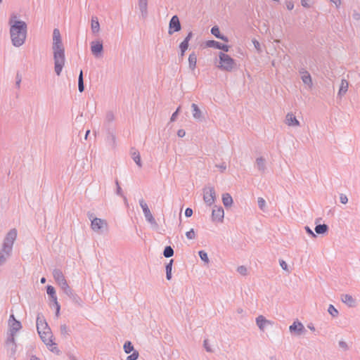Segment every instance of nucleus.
Segmentation results:
<instances>
[{
  "label": "nucleus",
  "instance_id": "1",
  "mask_svg": "<svg viewBox=\"0 0 360 360\" xmlns=\"http://www.w3.org/2000/svg\"><path fill=\"white\" fill-rule=\"evenodd\" d=\"M52 50L54 60V71L58 76H60L65 65V55L60 32L58 28H55L53 31Z\"/></svg>",
  "mask_w": 360,
  "mask_h": 360
},
{
  "label": "nucleus",
  "instance_id": "2",
  "mask_svg": "<svg viewBox=\"0 0 360 360\" xmlns=\"http://www.w3.org/2000/svg\"><path fill=\"white\" fill-rule=\"evenodd\" d=\"M10 25V36L12 44L15 47H20L24 44L27 26L25 22L17 20V15L12 14L8 20Z\"/></svg>",
  "mask_w": 360,
  "mask_h": 360
},
{
  "label": "nucleus",
  "instance_id": "3",
  "mask_svg": "<svg viewBox=\"0 0 360 360\" xmlns=\"http://www.w3.org/2000/svg\"><path fill=\"white\" fill-rule=\"evenodd\" d=\"M17 238V231L15 229H11L6 234L2 248L1 250L6 253L7 255H11L13 245Z\"/></svg>",
  "mask_w": 360,
  "mask_h": 360
},
{
  "label": "nucleus",
  "instance_id": "4",
  "mask_svg": "<svg viewBox=\"0 0 360 360\" xmlns=\"http://www.w3.org/2000/svg\"><path fill=\"white\" fill-rule=\"evenodd\" d=\"M219 58L220 65L218 67L219 69L227 72H231L234 69L236 64L235 60L230 56L226 53L219 52Z\"/></svg>",
  "mask_w": 360,
  "mask_h": 360
},
{
  "label": "nucleus",
  "instance_id": "5",
  "mask_svg": "<svg viewBox=\"0 0 360 360\" xmlns=\"http://www.w3.org/2000/svg\"><path fill=\"white\" fill-rule=\"evenodd\" d=\"M91 228L94 232L98 234H103L104 232L108 231V224L105 219L96 218L92 220Z\"/></svg>",
  "mask_w": 360,
  "mask_h": 360
},
{
  "label": "nucleus",
  "instance_id": "6",
  "mask_svg": "<svg viewBox=\"0 0 360 360\" xmlns=\"http://www.w3.org/2000/svg\"><path fill=\"white\" fill-rule=\"evenodd\" d=\"M139 204H140L141 207L143 210V212L144 214L146 221L148 223H150L153 227L157 229L158 227V224L156 222L153 214H151L150 210L148 208L147 203L144 201L143 199H141V200H139Z\"/></svg>",
  "mask_w": 360,
  "mask_h": 360
},
{
  "label": "nucleus",
  "instance_id": "7",
  "mask_svg": "<svg viewBox=\"0 0 360 360\" xmlns=\"http://www.w3.org/2000/svg\"><path fill=\"white\" fill-rule=\"evenodd\" d=\"M216 200V193L213 186L205 187L203 188V200L208 205H213Z\"/></svg>",
  "mask_w": 360,
  "mask_h": 360
},
{
  "label": "nucleus",
  "instance_id": "8",
  "mask_svg": "<svg viewBox=\"0 0 360 360\" xmlns=\"http://www.w3.org/2000/svg\"><path fill=\"white\" fill-rule=\"evenodd\" d=\"M9 333L8 336L14 337L15 333L22 328L21 323L16 320L15 316L11 314L8 319Z\"/></svg>",
  "mask_w": 360,
  "mask_h": 360
},
{
  "label": "nucleus",
  "instance_id": "9",
  "mask_svg": "<svg viewBox=\"0 0 360 360\" xmlns=\"http://www.w3.org/2000/svg\"><path fill=\"white\" fill-rule=\"evenodd\" d=\"M53 276L62 290L69 285L61 270L58 269H53Z\"/></svg>",
  "mask_w": 360,
  "mask_h": 360
},
{
  "label": "nucleus",
  "instance_id": "10",
  "mask_svg": "<svg viewBox=\"0 0 360 360\" xmlns=\"http://www.w3.org/2000/svg\"><path fill=\"white\" fill-rule=\"evenodd\" d=\"M5 347L11 358H15V355L17 350V345L15 342V338L8 336L7 340L6 341Z\"/></svg>",
  "mask_w": 360,
  "mask_h": 360
},
{
  "label": "nucleus",
  "instance_id": "11",
  "mask_svg": "<svg viewBox=\"0 0 360 360\" xmlns=\"http://www.w3.org/2000/svg\"><path fill=\"white\" fill-rule=\"evenodd\" d=\"M37 329L39 334L42 332L51 331L42 314H38L37 317Z\"/></svg>",
  "mask_w": 360,
  "mask_h": 360
},
{
  "label": "nucleus",
  "instance_id": "12",
  "mask_svg": "<svg viewBox=\"0 0 360 360\" xmlns=\"http://www.w3.org/2000/svg\"><path fill=\"white\" fill-rule=\"evenodd\" d=\"M63 290L64 293L69 297L73 303L79 307L82 306V300L77 294L73 291V290L69 285L64 288Z\"/></svg>",
  "mask_w": 360,
  "mask_h": 360
},
{
  "label": "nucleus",
  "instance_id": "13",
  "mask_svg": "<svg viewBox=\"0 0 360 360\" xmlns=\"http://www.w3.org/2000/svg\"><path fill=\"white\" fill-rule=\"evenodd\" d=\"M123 348L126 354H129L133 352L131 354L127 357L126 360H137L139 356V352L134 350V346L130 341H127L124 343Z\"/></svg>",
  "mask_w": 360,
  "mask_h": 360
},
{
  "label": "nucleus",
  "instance_id": "14",
  "mask_svg": "<svg viewBox=\"0 0 360 360\" xmlns=\"http://www.w3.org/2000/svg\"><path fill=\"white\" fill-rule=\"evenodd\" d=\"M181 29V25L177 15H174L169 20V34H172L174 32L180 31Z\"/></svg>",
  "mask_w": 360,
  "mask_h": 360
},
{
  "label": "nucleus",
  "instance_id": "15",
  "mask_svg": "<svg viewBox=\"0 0 360 360\" xmlns=\"http://www.w3.org/2000/svg\"><path fill=\"white\" fill-rule=\"evenodd\" d=\"M46 292L51 297L52 301L54 303L56 309V315L58 316L59 315L60 306L57 300L55 288L52 285H47Z\"/></svg>",
  "mask_w": 360,
  "mask_h": 360
},
{
  "label": "nucleus",
  "instance_id": "16",
  "mask_svg": "<svg viewBox=\"0 0 360 360\" xmlns=\"http://www.w3.org/2000/svg\"><path fill=\"white\" fill-rule=\"evenodd\" d=\"M289 330L290 333H295L297 335H300L306 332L303 324L299 321H294L293 323L290 326Z\"/></svg>",
  "mask_w": 360,
  "mask_h": 360
},
{
  "label": "nucleus",
  "instance_id": "17",
  "mask_svg": "<svg viewBox=\"0 0 360 360\" xmlns=\"http://www.w3.org/2000/svg\"><path fill=\"white\" fill-rule=\"evenodd\" d=\"M224 217V211L221 206H214L212 212V219L214 221L222 222Z\"/></svg>",
  "mask_w": 360,
  "mask_h": 360
},
{
  "label": "nucleus",
  "instance_id": "18",
  "mask_svg": "<svg viewBox=\"0 0 360 360\" xmlns=\"http://www.w3.org/2000/svg\"><path fill=\"white\" fill-rule=\"evenodd\" d=\"M91 51L94 56L99 57L103 51V42L101 41H92L91 43Z\"/></svg>",
  "mask_w": 360,
  "mask_h": 360
},
{
  "label": "nucleus",
  "instance_id": "19",
  "mask_svg": "<svg viewBox=\"0 0 360 360\" xmlns=\"http://www.w3.org/2000/svg\"><path fill=\"white\" fill-rule=\"evenodd\" d=\"M206 46L210 48H214L217 49H220L224 51V52H228L229 50V46L226 44H221L219 41L214 40H208L206 41Z\"/></svg>",
  "mask_w": 360,
  "mask_h": 360
},
{
  "label": "nucleus",
  "instance_id": "20",
  "mask_svg": "<svg viewBox=\"0 0 360 360\" xmlns=\"http://www.w3.org/2000/svg\"><path fill=\"white\" fill-rule=\"evenodd\" d=\"M256 323L261 331H264V328L268 325H273V322L266 319L264 316L259 315L256 318Z\"/></svg>",
  "mask_w": 360,
  "mask_h": 360
},
{
  "label": "nucleus",
  "instance_id": "21",
  "mask_svg": "<svg viewBox=\"0 0 360 360\" xmlns=\"http://www.w3.org/2000/svg\"><path fill=\"white\" fill-rule=\"evenodd\" d=\"M341 301L349 307H354L356 306V300L349 294H342L340 297Z\"/></svg>",
  "mask_w": 360,
  "mask_h": 360
},
{
  "label": "nucleus",
  "instance_id": "22",
  "mask_svg": "<svg viewBox=\"0 0 360 360\" xmlns=\"http://www.w3.org/2000/svg\"><path fill=\"white\" fill-rule=\"evenodd\" d=\"M285 123L288 126H291V127L300 126V122L297 120L296 117L292 112H288L286 115Z\"/></svg>",
  "mask_w": 360,
  "mask_h": 360
},
{
  "label": "nucleus",
  "instance_id": "23",
  "mask_svg": "<svg viewBox=\"0 0 360 360\" xmlns=\"http://www.w3.org/2000/svg\"><path fill=\"white\" fill-rule=\"evenodd\" d=\"M105 142L106 144L111 148H115L116 147V136L112 131L108 130L107 136L105 138Z\"/></svg>",
  "mask_w": 360,
  "mask_h": 360
},
{
  "label": "nucleus",
  "instance_id": "24",
  "mask_svg": "<svg viewBox=\"0 0 360 360\" xmlns=\"http://www.w3.org/2000/svg\"><path fill=\"white\" fill-rule=\"evenodd\" d=\"M39 335L41 340L46 345H52L53 344L52 340L53 335L51 331L42 332L41 334Z\"/></svg>",
  "mask_w": 360,
  "mask_h": 360
},
{
  "label": "nucleus",
  "instance_id": "25",
  "mask_svg": "<svg viewBox=\"0 0 360 360\" xmlns=\"http://www.w3.org/2000/svg\"><path fill=\"white\" fill-rule=\"evenodd\" d=\"M130 155L134 160V161L136 162V164L139 166V167H142V162L141 160V155L137 149L135 148H131L130 150Z\"/></svg>",
  "mask_w": 360,
  "mask_h": 360
},
{
  "label": "nucleus",
  "instance_id": "26",
  "mask_svg": "<svg viewBox=\"0 0 360 360\" xmlns=\"http://www.w3.org/2000/svg\"><path fill=\"white\" fill-rule=\"evenodd\" d=\"M191 108L193 118L200 121L202 120V113L200 109L198 108V105L195 103H192Z\"/></svg>",
  "mask_w": 360,
  "mask_h": 360
},
{
  "label": "nucleus",
  "instance_id": "27",
  "mask_svg": "<svg viewBox=\"0 0 360 360\" xmlns=\"http://www.w3.org/2000/svg\"><path fill=\"white\" fill-rule=\"evenodd\" d=\"M320 219H316L315 224L316 225L315 226L314 231L317 234H326L328 231V226L326 224H317Z\"/></svg>",
  "mask_w": 360,
  "mask_h": 360
},
{
  "label": "nucleus",
  "instance_id": "28",
  "mask_svg": "<svg viewBox=\"0 0 360 360\" xmlns=\"http://www.w3.org/2000/svg\"><path fill=\"white\" fill-rule=\"evenodd\" d=\"M211 33L217 39H219L225 42L229 41L228 37L220 33L219 28L217 25L211 28Z\"/></svg>",
  "mask_w": 360,
  "mask_h": 360
},
{
  "label": "nucleus",
  "instance_id": "29",
  "mask_svg": "<svg viewBox=\"0 0 360 360\" xmlns=\"http://www.w3.org/2000/svg\"><path fill=\"white\" fill-rule=\"evenodd\" d=\"M139 7L143 18L148 15V0H139Z\"/></svg>",
  "mask_w": 360,
  "mask_h": 360
},
{
  "label": "nucleus",
  "instance_id": "30",
  "mask_svg": "<svg viewBox=\"0 0 360 360\" xmlns=\"http://www.w3.org/2000/svg\"><path fill=\"white\" fill-rule=\"evenodd\" d=\"M91 27L94 34H96L100 31V24L97 17L93 16L91 18Z\"/></svg>",
  "mask_w": 360,
  "mask_h": 360
},
{
  "label": "nucleus",
  "instance_id": "31",
  "mask_svg": "<svg viewBox=\"0 0 360 360\" xmlns=\"http://www.w3.org/2000/svg\"><path fill=\"white\" fill-rule=\"evenodd\" d=\"M222 202L226 207H229L233 204V198L229 193H226L222 195Z\"/></svg>",
  "mask_w": 360,
  "mask_h": 360
},
{
  "label": "nucleus",
  "instance_id": "32",
  "mask_svg": "<svg viewBox=\"0 0 360 360\" xmlns=\"http://www.w3.org/2000/svg\"><path fill=\"white\" fill-rule=\"evenodd\" d=\"M196 63H197V56L194 52H193L188 56L189 68L191 70H193L196 67Z\"/></svg>",
  "mask_w": 360,
  "mask_h": 360
},
{
  "label": "nucleus",
  "instance_id": "33",
  "mask_svg": "<svg viewBox=\"0 0 360 360\" xmlns=\"http://www.w3.org/2000/svg\"><path fill=\"white\" fill-rule=\"evenodd\" d=\"M348 85H349V83L346 79H342L340 89L338 91V95L340 96L346 94V92L347 91V89H348Z\"/></svg>",
  "mask_w": 360,
  "mask_h": 360
},
{
  "label": "nucleus",
  "instance_id": "34",
  "mask_svg": "<svg viewBox=\"0 0 360 360\" xmlns=\"http://www.w3.org/2000/svg\"><path fill=\"white\" fill-rule=\"evenodd\" d=\"M256 164L258 169L264 173L266 170L265 159L262 157L256 159Z\"/></svg>",
  "mask_w": 360,
  "mask_h": 360
},
{
  "label": "nucleus",
  "instance_id": "35",
  "mask_svg": "<svg viewBox=\"0 0 360 360\" xmlns=\"http://www.w3.org/2000/svg\"><path fill=\"white\" fill-rule=\"evenodd\" d=\"M174 262V259H170L169 262L166 264V278L168 281L172 279V264Z\"/></svg>",
  "mask_w": 360,
  "mask_h": 360
},
{
  "label": "nucleus",
  "instance_id": "36",
  "mask_svg": "<svg viewBox=\"0 0 360 360\" xmlns=\"http://www.w3.org/2000/svg\"><path fill=\"white\" fill-rule=\"evenodd\" d=\"M192 37H193V32L191 31V32H188V34L185 37L184 41H181V44H180L181 45V46H183V49L184 48H186V49L188 48L189 41L191 39Z\"/></svg>",
  "mask_w": 360,
  "mask_h": 360
},
{
  "label": "nucleus",
  "instance_id": "37",
  "mask_svg": "<svg viewBox=\"0 0 360 360\" xmlns=\"http://www.w3.org/2000/svg\"><path fill=\"white\" fill-rule=\"evenodd\" d=\"M163 255L166 258H169L174 255V250L173 248L168 245L165 248V250L163 251Z\"/></svg>",
  "mask_w": 360,
  "mask_h": 360
},
{
  "label": "nucleus",
  "instance_id": "38",
  "mask_svg": "<svg viewBox=\"0 0 360 360\" xmlns=\"http://www.w3.org/2000/svg\"><path fill=\"white\" fill-rule=\"evenodd\" d=\"M302 80L304 84L308 85L309 87L312 86L313 83L310 74L302 75Z\"/></svg>",
  "mask_w": 360,
  "mask_h": 360
},
{
  "label": "nucleus",
  "instance_id": "39",
  "mask_svg": "<svg viewBox=\"0 0 360 360\" xmlns=\"http://www.w3.org/2000/svg\"><path fill=\"white\" fill-rule=\"evenodd\" d=\"M60 332L62 336L66 338L70 335L69 329L66 324H62L60 327Z\"/></svg>",
  "mask_w": 360,
  "mask_h": 360
},
{
  "label": "nucleus",
  "instance_id": "40",
  "mask_svg": "<svg viewBox=\"0 0 360 360\" xmlns=\"http://www.w3.org/2000/svg\"><path fill=\"white\" fill-rule=\"evenodd\" d=\"M328 312L334 318L339 315V311L333 304L329 305Z\"/></svg>",
  "mask_w": 360,
  "mask_h": 360
},
{
  "label": "nucleus",
  "instance_id": "41",
  "mask_svg": "<svg viewBox=\"0 0 360 360\" xmlns=\"http://www.w3.org/2000/svg\"><path fill=\"white\" fill-rule=\"evenodd\" d=\"M198 255L200 257V258L206 264H208L210 260H209V258H208V256H207V254L205 251L204 250H200L198 252Z\"/></svg>",
  "mask_w": 360,
  "mask_h": 360
},
{
  "label": "nucleus",
  "instance_id": "42",
  "mask_svg": "<svg viewBox=\"0 0 360 360\" xmlns=\"http://www.w3.org/2000/svg\"><path fill=\"white\" fill-rule=\"evenodd\" d=\"M115 120L114 114L112 111L107 112L105 115V122L110 123Z\"/></svg>",
  "mask_w": 360,
  "mask_h": 360
},
{
  "label": "nucleus",
  "instance_id": "43",
  "mask_svg": "<svg viewBox=\"0 0 360 360\" xmlns=\"http://www.w3.org/2000/svg\"><path fill=\"white\" fill-rule=\"evenodd\" d=\"M11 255H7L6 253H4L2 250H0V266L4 264Z\"/></svg>",
  "mask_w": 360,
  "mask_h": 360
},
{
  "label": "nucleus",
  "instance_id": "44",
  "mask_svg": "<svg viewBox=\"0 0 360 360\" xmlns=\"http://www.w3.org/2000/svg\"><path fill=\"white\" fill-rule=\"evenodd\" d=\"M257 202H258V206H259V209L262 211H264L265 205H266V202H265L264 199L263 198L259 197V198H258Z\"/></svg>",
  "mask_w": 360,
  "mask_h": 360
},
{
  "label": "nucleus",
  "instance_id": "45",
  "mask_svg": "<svg viewBox=\"0 0 360 360\" xmlns=\"http://www.w3.org/2000/svg\"><path fill=\"white\" fill-rule=\"evenodd\" d=\"M237 271L240 274V275H243V276H245L247 275V273H248V269L247 268L242 265V266H239L238 268H237Z\"/></svg>",
  "mask_w": 360,
  "mask_h": 360
},
{
  "label": "nucleus",
  "instance_id": "46",
  "mask_svg": "<svg viewBox=\"0 0 360 360\" xmlns=\"http://www.w3.org/2000/svg\"><path fill=\"white\" fill-rule=\"evenodd\" d=\"M186 236L188 239L192 240L195 238V233L193 229H191L190 231L186 233Z\"/></svg>",
  "mask_w": 360,
  "mask_h": 360
},
{
  "label": "nucleus",
  "instance_id": "47",
  "mask_svg": "<svg viewBox=\"0 0 360 360\" xmlns=\"http://www.w3.org/2000/svg\"><path fill=\"white\" fill-rule=\"evenodd\" d=\"M338 345H339L340 348H341L344 351H346L349 349V347H348L347 342H345L344 340L339 341Z\"/></svg>",
  "mask_w": 360,
  "mask_h": 360
},
{
  "label": "nucleus",
  "instance_id": "48",
  "mask_svg": "<svg viewBox=\"0 0 360 360\" xmlns=\"http://www.w3.org/2000/svg\"><path fill=\"white\" fill-rule=\"evenodd\" d=\"M203 346L205 349V350L208 352H212V349H211L210 345L209 343V340L205 339L203 342Z\"/></svg>",
  "mask_w": 360,
  "mask_h": 360
},
{
  "label": "nucleus",
  "instance_id": "49",
  "mask_svg": "<svg viewBox=\"0 0 360 360\" xmlns=\"http://www.w3.org/2000/svg\"><path fill=\"white\" fill-rule=\"evenodd\" d=\"M279 263H280V266L285 271L290 273V271L288 268V265L286 264V262L284 261V260H280L279 261Z\"/></svg>",
  "mask_w": 360,
  "mask_h": 360
},
{
  "label": "nucleus",
  "instance_id": "50",
  "mask_svg": "<svg viewBox=\"0 0 360 360\" xmlns=\"http://www.w3.org/2000/svg\"><path fill=\"white\" fill-rule=\"evenodd\" d=\"M116 193L118 195H120V196L123 197L124 198V200L125 202H127V198L124 195L122 190V188H121V187L120 186H118V188H117Z\"/></svg>",
  "mask_w": 360,
  "mask_h": 360
},
{
  "label": "nucleus",
  "instance_id": "51",
  "mask_svg": "<svg viewBox=\"0 0 360 360\" xmlns=\"http://www.w3.org/2000/svg\"><path fill=\"white\" fill-rule=\"evenodd\" d=\"M304 229H305L306 232L309 236H311L312 238H316V235L313 232V231L308 226H306L304 227Z\"/></svg>",
  "mask_w": 360,
  "mask_h": 360
},
{
  "label": "nucleus",
  "instance_id": "52",
  "mask_svg": "<svg viewBox=\"0 0 360 360\" xmlns=\"http://www.w3.org/2000/svg\"><path fill=\"white\" fill-rule=\"evenodd\" d=\"M340 202L342 204H346L348 202V198L346 195L341 193L340 195Z\"/></svg>",
  "mask_w": 360,
  "mask_h": 360
},
{
  "label": "nucleus",
  "instance_id": "53",
  "mask_svg": "<svg viewBox=\"0 0 360 360\" xmlns=\"http://www.w3.org/2000/svg\"><path fill=\"white\" fill-rule=\"evenodd\" d=\"M352 18L356 21H360V13L356 11H354L352 13Z\"/></svg>",
  "mask_w": 360,
  "mask_h": 360
},
{
  "label": "nucleus",
  "instance_id": "54",
  "mask_svg": "<svg viewBox=\"0 0 360 360\" xmlns=\"http://www.w3.org/2000/svg\"><path fill=\"white\" fill-rule=\"evenodd\" d=\"M180 110V106L176 110V111L172 115V117L170 118L171 122L175 121L179 112Z\"/></svg>",
  "mask_w": 360,
  "mask_h": 360
},
{
  "label": "nucleus",
  "instance_id": "55",
  "mask_svg": "<svg viewBox=\"0 0 360 360\" xmlns=\"http://www.w3.org/2000/svg\"><path fill=\"white\" fill-rule=\"evenodd\" d=\"M215 167L219 168L221 172H224L226 169V165L225 162H223L221 165H216Z\"/></svg>",
  "mask_w": 360,
  "mask_h": 360
},
{
  "label": "nucleus",
  "instance_id": "56",
  "mask_svg": "<svg viewBox=\"0 0 360 360\" xmlns=\"http://www.w3.org/2000/svg\"><path fill=\"white\" fill-rule=\"evenodd\" d=\"M193 212V210L191 208H186V210H185V215L186 217H190L192 216Z\"/></svg>",
  "mask_w": 360,
  "mask_h": 360
},
{
  "label": "nucleus",
  "instance_id": "57",
  "mask_svg": "<svg viewBox=\"0 0 360 360\" xmlns=\"http://www.w3.org/2000/svg\"><path fill=\"white\" fill-rule=\"evenodd\" d=\"M252 43L254 44L255 48L257 51H260V44H259V42L257 40H256L255 39H252Z\"/></svg>",
  "mask_w": 360,
  "mask_h": 360
},
{
  "label": "nucleus",
  "instance_id": "58",
  "mask_svg": "<svg viewBox=\"0 0 360 360\" xmlns=\"http://www.w3.org/2000/svg\"><path fill=\"white\" fill-rule=\"evenodd\" d=\"M309 1H310V0H301V4L302 6H304L305 8H309L310 7Z\"/></svg>",
  "mask_w": 360,
  "mask_h": 360
},
{
  "label": "nucleus",
  "instance_id": "59",
  "mask_svg": "<svg viewBox=\"0 0 360 360\" xmlns=\"http://www.w3.org/2000/svg\"><path fill=\"white\" fill-rule=\"evenodd\" d=\"M179 49H180V54H179V57L180 58H183V56H184V53L186 52V51L188 49H186V48H184L183 49V46H181V44H179Z\"/></svg>",
  "mask_w": 360,
  "mask_h": 360
},
{
  "label": "nucleus",
  "instance_id": "60",
  "mask_svg": "<svg viewBox=\"0 0 360 360\" xmlns=\"http://www.w3.org/2000/svg\"><path fill=\"white\" fill-rule=\"evenodd\" d=\"M177 135L179 137L183 138L186 135V131L184 129H179L177 131Z\"/></svg>",
  "mask_w": 360,
  "mask_h": 360
},
{
  "label": "nucleus",
  "instance_id": "61",
  "mask_svg": "<svg viewBox=\"0 0 360 360\" xmlns=\"http://www.w3.org/2000/svg\"><path fill=\"white\" fill-rule=\"evenodd\" d=\"M286 6H287V8L289 10V11H291L294 8V4L292 2V1H288L287 2L286 4Z\"/></svg>",
  "mask_w": 360,
  "mask_h": 360
},
{
  "label": "nucleus",
  "instance_id": "62",
  "mask_svg": "<svg viewBox=\"0 0 360 360\" xmlns=\"http://www.w3.org/2000/svg\"><path fill=\"white\" fill-rule=\"evenodd\" d=\"M78 89L79 92H83L84 90V84L82 82H78Z\"/></svg>",
  "mask_w": 360,
  "mask_h": 360
},
{
  "label": "nucleus",
  "instance_id": "63",
  "mask_svg": "<svg viewBox=\"0 0 360 360\" xmlns=\"http://www.w3.org/2000/svg\"><path fill=\"white\" fill-rule=\"evenodd\" d=\"M87 217H88L89 219L91 221V223H92V220H93L94 219H96V217L94 216V213H92V212H89L87 213Z\"/></svg>",
  "mask_w": 360,
  "mask_h": 360
},
{
  "label": "nucleus",
  "instance_id": "64",
  "mask_svg": "<svg viewBox=\"0 0 360 360\" xmlns=\"http://www.w3.org/2000/svg\"><path fill=\"white\" fill-rule=\"evenodd\" d=\"M16 82H15V85L17 86L18 88H20V82H21V77H19V75L17 74V77H16Z\"/></svg>",
  "mask_w": 360,
  "mask_h": 360
}]
</instances>
